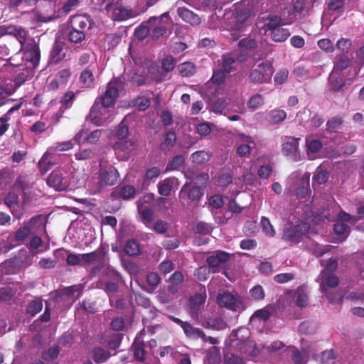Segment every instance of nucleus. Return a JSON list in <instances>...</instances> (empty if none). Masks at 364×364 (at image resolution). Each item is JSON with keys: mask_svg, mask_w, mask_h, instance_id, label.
Returning a JSON list of instances; mask_svg holds the SVG:
<instances>
[{"mask_svg": "<svg viewBox=\"0 0 364 364\" xmlns=\"http://www.w3.org/2000/svg\"><path fill=\"white\" fill-rule=\"evenodd\" d=\"M239 137L240 139L242 141V144L238 146L237 148V154L240 157H247L250 155L251 153V147L250 144L253 143V141L250 136H246L245 134H240Z\"/></svg>", "mask_w": 364, "mask_h": 364, "instance_id": "27", "label": "nucleus"}, {"mask_svg": "<svg viewBox=\"0 0 364 364\" xmlns=\"http://www.w3.org/2000/svg\"><path fill=\"white\" fill-rule=\"evenodd\" d=\"M206 299V291L204 286H201L200 291L193 295L189 300V313L192 318H198Z\"/></svg>", "mask_w": 364, "mask_h": 364, "instance_id": "12", "label": "nucleus"}, {"mask_svg": "<svg viewBox=\"0 0 364 364\" xmlns=\"http://www.w3.org/2000/svg\"><path fill=\"white\" fill-rule=\"evenodd\" d=\"M263 104L262 96L259 94L253 95L247 102L249 108L256 109L259 108Z\"/></svg>", "mask_w": 364, "mask_h": 364, "instance_id": "59", "label": "nucleus"}, {"mask_svg": "<svg viewBox=\"0 0 364 364\" xmlns=\"http://www.w3.org/2000/svg\"><path fill=\"white\" fill-rule=\"evenodd\" d=\"M0 34L14 36L21 45V51L23 52V54L18 52L11 57L9 59L10 65L12 66L21 65L18 63V60H26V67L31 70L38 65L41 58L38 45L33 39L28 40L26 43L28 34L24 29L14 26H0Z\"/></svg>", "mask_w": 364, "mask_h": 364, "instance_id": "1", "label": "nucleus"}, {"mask_svg": "<svg viewBox=\"0 0 364 364\" xmlns=\"http://www.w3.org/2000/svg\"><path fill=\"white\" fill-rule=\"evenodd\" d=\"M110 356L111 353L102 348H95L92 350V358L97 363L105 362Z\"/></svg>", "mask_w": 364, "mask_h": 364, "instance_id": "42", "label": "nucleus"}, {"mask_svg": "<svg viewBox=\"0 0 364 364\" xmlns=\"http://www.w3.org/2000/svg\"><path fill=\"white\" fill-rule=\"evenodd\" d=\"M203 326L205 328L220 331L225 329L227 327V323L220 317L209 318L205 321Z\"/></svg>", "mask_w": 364, "mask_h": 364, "instance_id": "31", "label": "nucleus"}, {"mask_svg": "<svg viewBox=\"0 0 364 364\" xmlns=\"http://www.w3.org/2000/svg\"><path fill=\"white\" fill-rule=\"evenodd\" d=\"M114 111L109 107H107L95 100L87 118L95 125L102 126L112 119Z\"/></svg>", "mask_w": 364, "mask_h": 364, "instance_id": "6", "label": "nucleus"}, {"mask_svg": "<svg viewBox=\"0 0 364 364\" xmlns=\"http://www.w3.org/2000/svg\"><path fill=\"white\" fill-rule=\"evenodd\" d=\"M138 213L141 215L143 223L147 228H151L154 218V211L151 208H140L138 206Z\"/></svg>", "mask_w": 364, "mask_h": 364, "instance_id": "32", "label": "nucleus"}, {"mask_svg": "<svg viewBox=\"0 0 364 364\" xmlns=\"http://www.w3.org/2000/svg\"><path fill=\"white\" fill-rule=\"evenodd\" d=\"M151 228L158 234H164L168 229V223L166 221L159 220L152 224Z\"/></svg>", "mask_w": 364, "mask_h": 364, "instance_id": "62", "label": "nucleus"}, {"mask_svg": "<svg viewBox=\"0 0 364 364\" xmlns=\"http://www.w3.org/2000/svg\"><path fill=\"white\" fill-rule=\"evenodd\" d=\"M136 127V117L134 114H127L122 121L115 134L119 141H124L129 131Z\"/></svg>", "mask_w": 364, "mask_h": 364, "instance_id": "14", "label": "nucleus"}, {"mask_svg": "<svg viewBox=\"0 0 364 364\" xmlns=\"http://www.w3.org/2000/svg\"><path fill=\"white\" fill-rule=\"evenodd\" d=\"M212 226L205 222L198 223L195 228L196 232L203 235H208L212 232Z\"/></svg>", "mask_w": 364, "mask_h": 364, "instance_id": "60", "label": "nucleus"}, {"mask_svg": "<svg viewBox=\"0 0 364 364\" xmlns=\"http://www.w3.org/2000/svg\"><path fill=\"white\" fill-rule=\"evenodd\" d=\"M69 49L67 45L61 40H55L50 53V61L53 63H58L65 60L68 56Z\"/></svg>", "mask_w": 364, "mask_h": 364, "instance_id": "16", "label": "nucleus"}, {"mask_svg": "<svg viewBox=\"0 0 364 364\" xmlns=\"http://www.w3.org/2000/svg\"><path fill=\"white\" fill-rule=\"evenodd\" d=\"M177 14L184 21L191 25L196 26L200 23V17L185 7H178L177 9Z\"/></svg>", "mask_w": 364, "mask_h": 364, "instance_id": "25", "label": "nucleus"}, {"mask_svg": "<svg viewBox=\"0 0 364 364\" xmlns=\"http://www.w3.org/2000/svg\"><path fill=\"white\" fill-rule=\"evenodd\" d=\"M160 174V169L157 167H152L146 170L144 176L143 188L149 184L150 181L155 180Z\"/></svg>", "mask_w": 364, "mask_h": 364, "instance_id": "47", "label": "nucleus"}, {"mask_svg": "<svg viewBox=\"0 0 364 364\" xmlns=\"http://www.w3.org/2000/svg\"><path fill=\"white\" fill-rule=\"evenodd\" d=\"M300 138L287 136L282 144V151L284 155L289 156L294 161L299 159V144Z\"/></svg>", "mask_w": 364, "mask_h": 364, "instance_id": "17", "label": "nucleus"}, {"mask_svg": "<svg viewBox=\"0 0 364 364\" xmlns=\"http://www.w3.org/2000/svg\"><path fill=\"white\" fill-rule=\"evenodd\" d=\"M358 216L350 215L345 212H341L338 214V218L343 221H348L350 223H356L359 219L364 218V205L358 208Z\"/></svg>", "mask_w": 364, "mask_h": 364, "instance_id": "35", "label": "nucleus"}, {"mask_svg": "<svg viewBox=\"0 0 364 364\" xmlns=\"http://www.w3.org/2000/svg\"><path fill=\"white\" fill-rule=\"evenodd\" d=\"M109 302L112 306L123 309L127 306V301L122 299L118 294L109 295Z\"/></svg>", "mask_w": 364, "mask_h": 364, "instance_id": "56", "label": "nucleus"}, {"mask_svg": "<svg viewBox=\"0 0 364 364\" xmlns=\"http://www.w3.org/2000/svg\"><path fill=\"white\" fill-rule=\"evenodd\" d=\"M260 224L262 231L266 235L269 237H274L275 235V230L267 218L262 217Z\"/></svg>", "mask_w": 364, "mask_h": 364, "instance_id": "54", "label": "nucleus"}, {"mask_svg": "<svg viewBox=\"0 0 364 364\" xmlns=\"http://www.w3.org/2000/svg\"><path fill=\"white\" fill-rule=\"evenodd\" d=\"M217 302L221 307L240 312L245 309L240 298L230 292H223L217 296Z\"/></svg>", "mask_w": 364, "mask_h": 364, "instance_id": "10", "label": "nucleus"}, {"mask_svg": "<svg viewBox=\"0 0 364 364\" xmlns=\"http://www.w3.org/2000/svg\"><path fill=\"white\" fill-rule=\"evenodd\" d=\"M129 9L123 6H117L112 11V18L114 21H124L131 16Z\"/></svg>", "mask_w": 364, "mask_h": 364, "instance_id": "36", "label": "nucleus"}, {"mask_svg": "<svg viewBox=\"0 0 364 364\" xmlns=\"http://www.w3.org/2000/svg\"><path fill=\"white\" fill-rule=\"evenodd\" d=\"M185 159L183 156L177 155L175 156L171 161H170L166 168V172L170 171L177 170L178 168L182 166L184 164Z\"/></svg>", "mask_w": 364, "mask_h": 364, "instance_id": "48", "label": "nucleus"}, {"mask_svg": "<svg viewBox=\"0 0 364 364\" xmlns=\"http://www.w3.org/2000/svg\"><path fill=\"white\" fill-rule=\"evenodd\" d=\"M272 39L275 42L284 41L290 36V32L287 28L281 27L276 28L270 33Z\"/></svg>", "mask_w": 364, "mask_h": 364, "instance_id": "41", "label": "nucleus"}, {"mask_svg": "<svg viewBox=\"0 0 364 364\" xmlns=\"http://www.w3.org/2000/svg\"><path fill=\"white\" fill-rule=\"evenodd\" d=\"M82 290L83 286L82 284H77L65 288L63 292L71 300L75 301L80 297Z\"/></svg>", "mask_w": 364, "mask_h": 364, "instance_id": "40", "label": "nucleus"}, {"mask_svg": "<svg viewBox=\"0 0 364 364\" xmlns=\"http://www.w3.org/2000/svg\"><path fill=\"white\" fill-rule=\"evenodd\" d=\"M39 227L44 228L43 218L41 216L32 218L26 225L20 228L15 233V237L18 241L24 240L32 230H36Z\"/></svg>", "mask_w": 364, "mask_h": 364, "instance_id": "13", "label": "nucleus"}, {"mask_svg": "<svg viewBox=\"0 0 364 364\" xmlns=\"http://www.w3.org/2000/svg\"><path fill=\"white\" fill-rule=\"evenodd\" d=\"M210 273V270L209 267L201 266L195 270L193 275L199 281H205Z\"/></svg>", "mask_w": 364, "mask_h": 364, "instance_id": "57", "label": "nucleus"}, {"mask_svg": "<svg viewBox=\"0 0 364 364\" xmlns=\"http://www.w3.org/2000/svg\"><path fill=\"white\" fill-rule=\"evenodd\" d=\"M350 64V59L343 55L339 60L336 62L332 71H336V73L346 69Z\"/></svg>", "mask_w": 364, "mask_h": 364, "instance_id": "58", "label": "nucleus"}, {"mask_svg": "<svg viewBox=\"0 0 364 364\" xmlns=\"http://www.w3.org/2000/svg\"><path fill=\"white\" fill-rule=\"evenodd\" d=\"M136 240L131 239L127 242L124 247L122 261L126 270L130 274L132 281L136 282Z\"/></svg>", "mask_w": 364, "mask_h": 364, "instance_id": "5", "label": "nucleus"}, {"mask_svg": "<svg viewBox=\"0 0 364 364\" xmlns=\"http://www.w3.org/2000/svg\"><path fill=\"white\" fill-rule=\"evenodd\" d=\"M296 304L299 307H305L309 304V296L304 287H299L294 292Z\"/></svg>", "mask_w": 364, "mask_h": 364, "instance_id": "30", "label": "nucleus"}, {"mask_svg": "<svg viewBox=\"0 0 364 364\" xmlns=\"http://www.w3.org/2000/svg\"><path fill=\"white\" fill-rule=\"evenodd\" d=\"M183 330L186 336L192 339H198L201 338L205 339L206 338L205 334L203 330L199 328L193 327L191 323L186 322V325L183 326Z\"/></svg>", "mask_w": 364, "mask_h": 364, "instance_id": "28", "label": "nucleus"}, {"mask_svg": "<svg viewBox=\"0 0 364 364\" xmlns=\"http://www.w3.org/2000/svg\"><path fill=\"white\" fill-rule=\"evenodd\" d=\"M222 67L223 70L226 73H230L237 68L236 59L232 57L230 54H225L222 56Z\"/></svg>", "mask_w": 364, "mask_h": 364, "instance_id": "33", "label": "nucleus"}, {"mask_svg": "<svg viewBox=\"0 0 364 364\" xmlns=\"http://www.w3.org/2000/svg\"><path fill=\"white\" fill-rule=\"evenodd\" d=\"M344 221L338 222L334 225L333 230L336 235L338 237L340 242H343L349 235L350 228Z\"/></svg>", "mask_w": 364, "mask_h": 364, "instance_id": "34", "label": "nucleus"}, {"mask_svg": "<svg viewBox=\"0 0 364 364\" xmlns=\"http://www.w3.org/2000/svg\"><path fill=\"white\" fill-rule=\"evenodd\" d=\"M133 46H134L133 43H132L130 46H129V55H130L129 57L132 59V60L134 62V65H127L125 66L123 77H124V80L127 79L130 82L134 83V82H135V77L136 75V69H135L136 57H135V54L132 51Z\"/></svg>", "mask_w": 364, "mask_h": 364, "instance_id": "26", "label": "nucleus"}, {"mask_svg": "<svg viewBox=\"0 0 364 364\" xmlns=\"http://www.w3.org/2000/svg\"><path fill=\"white\" fill-rule=\"evenodd\" d=\"M330 90L333 91L341 90L345 85V82L338 73L332 71L328 77Z\"/></svg>", "mask_w": 364, "mask_h": 364, "instance_id": "29", "label": "nucleus"}, {"mask_svg": "<svg viewBox=\"0 0 364 364\" xmlns=\"http://www.w3.org/2000/svg\"><path fill=\"white\" fill-rule=\"evenodd\" d=\"M307 229L306 223L299 224L293 227H287L284 229L282 239L292 244L299 243L302 240Z\"/></svg>", "mask_w": 364, "mask_h": 364, "instance_id": "11", "label": "nucleus"}, {"mask_svg": "<svg viewBox=\"0 0 364 364\" xmlns=\"http://www.w3.org/2000/svg\"><path fill=\"white\" fill-rule=\"evenodd\" d=\"M176 61L173 56H167L163 60L162 69L166 72L171 71L176 66Z\"/></svg>", "mask_w": 364, "mask_h": 364, "instance_id": "63", "label": "nucleus"}, {"mask_svg": "<svg viewBox=\"0 0 364 364\" xmlns=\"http://www.w3.org/2000/svg\"><path fill=\"white\" fill-rule=\"evenodd\" d=\"M176 141V134L173 131H168L166 133L164 141L161 144V149L167 151L174 146Z\"/></svg>", "mask_w": 364, "mask_h": 364, "instance_id": "37", "label": "nucleus"}, {"mask_svg": "<svg viewBox=\"0 0 364 364\" xmlns=\"http://www.w3.org/2000/svg\"><path fill=\"white\" fill-rule=\"evenodd\" d=\"M343 119L341 117L335 116L330 118L326 122L328 132H337L342 127Z\"/></svg>", "mask_w": 364, "mask_h": 364, "instance_id": "38", "label": "nucleus"}, {"mask_svg": "<svg viewBox=\"0 0 364 364\" xmlns=\"http://www.w3.org/2000/svg\"><path fill=\"white\" fill-rule=\"evenodd\" d=\"M230 259V255L223 251L215 252L213 255L208 257L206 262L209 268H212L213 272H218V268L225 264Z\"/></svg>", "mask_w": 364, "mask_h": 364, "instance_id": "20", "label": "nucleus"}, {"mask_svg": "<svg viewBox=\"0 0 364 364\" xmlns=\"http://www.w3.org/2000/svg\"><path fill=\"white\" fill-rule=\"evenodd\" d=\"M90 18L87 15H75L71 16L68 21L69 28H80L85 32L90 28Z\"/></svg>", "mask_w": 364, "mask_h": 364, "instance_id": "22", "label": "nucleus"}, {"mask_svg": "<svg viewBox=\"0 0 364 364\" xmlns=\"http://www.w3.org/2000/svg\"><path fill=\"white\" fill-rule=\"evenodd\" d=\"M122 88L121 80L114 79L108 83L105 94L97 97L96 100H98L100 104L112 108L115 104Z\"/></svg>", "mask_w": 364, "mask_h": 364, "instance_id": "9", "label": "nucleus"}, {"mask_svg": "<svg viewBox=\"0 0 364 364\" xmlns=\"http://www.w3.org/2000/svg\"><path fill=\"white\" fill-rule=\"evenodd\" d=\"M160 277L156 272H149L146 276V281L149 287L145 289L143 285H141V288L147 291L148 292H152L154 288L159 284Z\"/></svg>", "mask_w": 364, "mask_h": 364, "instance_id": "44", "label": "nucleus"}, {"mask_svg": "<svg viewBox=\"0 0 364 364\" xmlns=\"http://www.w3.org/2000/svg\"><path fill=\"white\" fill-rule=\"evenodd\" d=\"M85 134V131L81 130L75 135L73 140L78 144H81L83 141H86L88 144H92L97 142L102 135L108 136L109 133L107 130L96 129L95 131L91 132L85 136H84Z\"/></svg>", "mask_w": 364, "mask_h": 364, "instance_id": "18", "label": "nucleus"}, {"mask_svg": "<svg viewBox=\"0 0 364 364\" xmlns=\"http://www.w3.org/2000/svg\"><path fill=\"white\" fill-rule=\"evenodd\" d=\"M99 167L97 180L90 179L86 184L92 194L100 192L102 188L107 186H114L119 181V174L118 171L112 164L101 160Z\"/></svg>", "mask_w": 364, "mask_h": 364, "instance_id": "3", "label": "nucleus"}, {"mask_svg": "<svg viewBox=\"0 0 364 364\" xmlns=\"http://www.w3.org/2000/svg\"><path fill=\"white\" fill-rule=\"evenodd\" d=\"M224 361L225 364H242V359L237 355L231 353H227L224 355Z\"/></svg>", "mask_w": 364, "mask_h": 364, "instance_id": "64", "label": "nucleus"}, {"mask_svg": "<svg viewBox=\"0 0 364 364\" xmlns=\"http://www.w3.org/2000/svg\"><path fill=\"white\" fill-rule=\"evenodd\" d=\"M73 145L74 144L73 143V141H66L58 143L55 146H50L44 153L38 162L41 171L46 173L53 165L54 162L53 160V153L54 151H68L71 149L73 147Z\"/></svg>", "mask_w": 364, "mask_h": 364, "instance_id": "7", "label": "nucleus"}, {"mask_svg": "<svg viewBox=\"0 0 364 364\" xmlns=\"http://www.w3.org/2000/svg\"><path fill=\"white\" fill-rule=\"evenodd\" d=\"M181 75L184 77L191 76L195 73V65L191 62H185L178 65Z\"/></svg>", "mask_w": 364, "mask_h": 364, "instance_id": "55", "label": "nucleus"}, {"mask_svg": "<svg viewBox=\"0 0 364 364\" xmlns=\"http://www.w3.org/2000/svg\"><path fill=\"white\" fill-rule=\"evenodd\" d=\"M47 183L57 191L75 188L80 184L76 170L72 164L53 171L47 178Z\"/></svg>", "mask_w": 364, "mask_h": 364, "instance_id": "2", "label": "nucleus"}, {"mask_svg": "<svg viewBox=\"0 0 364 364\" xmlns=\"http://www.w3.org/2000/svg\"><path fill=\"white\" fill-rule=\"evenodd\" d=\"M43 309V302L40 299H35L31 301L28 306L27 308V314H30L31 316H34L38 313H39Z\"/></svg>", "mask_w": 364, "mask_h": 364, "instance_id": "49", "label": "nucleus"}, {"mask_svg": "<svg viewBox=\"0 0 364 364\" xmlns=\"http://www.w3.org/2000/svg\"><path fill=\"white\" fill-rule=\"evenodd\" d=\"M273 73L272 65L268 62H262L252 70L249 75V81L253 84L268 83Z\"/></svg>", "mask_w": 364, "mask_h": 364, "instance_id": "8", "label": "nucleus"}, {"mask_svg": "<svg viewBox=\"0 0 364 364\" xmlns=\"http://www.w3.org/2000/svg\"><path fill=\"white\" fill-rule=\"evenodd\" d=\"M250 299L253 301H261L264 299L265 293L261 285H255L249 291Z\"/></svg>", "mask_w": 364, "mask_h": 364, "instance_id": "45", "label": "nucleus"}, {"mask_svg": "<svg viewBox=\"0 0 364 364\" xmlns=\"http://www.w3.org/2000/svg\"><path fill=\"white\" fill-rule=\"evenodd\" d=\"M115 154L122 160H127L135 151L136 144L134 141H117L113 144Z\"/></svg>", "mask_w": 364, "mask_h": 364, "instance_id": "15", "label": "nucleus"}, {"mask_svg": "<svg viewBox=\"0 0 364 364\" xmlns=\"http://www.w3.org/2000/svg\"><path fill=\"white\" fill-rule=\"evenodd\" d=\"M316 281L320 283L319 289L321 291L325 294L331 302L341 301L342 296L341 294H333L328 290V287L334 288L338 286L339 280L336 276L325 269L320 273Z\"/></svg>", "mask_w": 364, "mask_h": 364, "instance_id": "4", "label": "nucleus"}, {"mask_svg": "<svg viewBox=\"0 0 364 364\" xmlns=\"http://www.w3.org/2000/svg\"><path fill=\"white\" fill-rule=\"evenodd\" d=\"M97 66V62L92 60L88 68L84 70L80 76V81L86 87H90L94 82L93 71Z\"/></svg>", "mask_w": 364, "mask_h": 364, "instance_id": "24", "label": "nucleus"}, {"mask_svg": "<svg viewBox=\"0 0 364 364\" xmlns=\"http://www.w3.org/2000/svg\"><path fill=\"white\" fill-rule=\"evenodd\" d=\"M18 196L15 193L9 192L5 197V203L11 209V211L12 212L13 215L15 217L20 218V215L14 213L16 207L18 205Z\"/></svg>", "mask_w": 364, "mask_h": 364, "instance_id": "43", "label": "nucleus"}, {"mask_svg": "<svg viewBox=\"0 0 364 364\" xmlns=\"http://www.w3.org/2000/svg\"><path fill=\"white\" fill-rule=\"evenodd\" d=\"M82 290L83 286L82 284H77L65 288L63 292L71 300L75 301L80 297Z\"/></svg>", "mask_w": 364, "mask_h": 364, "instance_id": "39", "label": "nucleus"}, {"mask_svg": "<svg viewBox=\"0 0 364 364\" xmlns=\"http://www.w3.org/2000/svg\"><path fill=\"white\" fill-rule=\"evenodd\" d=\"M305 141L308 159L310 160L317 159L323 147V144L321 140L315 139L311 135H308L306 136Z\"/></svg>", "mask_w": 364, "mask_h": 364, "instance_id": "19", "label": "nucleus"}, {"mask_svg": "<svg viewBox=\"0 0 364 364\" xmlns=\"http://www.w3.org/2000/svg\"><path fill=\"white\" fill-rule=\"evenodd\" d=\"M178 181L174 177L167 178L158 183L159 193L163 196H168L172 191L178 188Z\"/></svg>", "mask_w": 364, "mask_h": 364, "instance_id": "23", "label": "nucleus"}, {"mask_svg": "<svg viewBox=\"0 0 364 364\" xmlns=\"http://www.w3.org/2000/svg\"><path fill=\"white\" fill-rule=\"evenodd\" d=\"M100 256V253L96 251L87 254H81L82 265L94 264L99 260Z\"/></svg>", "mask_w": 364, "mask_h": 364, "instance_id": "51", "label": "nucleus"}, {"mask_svg": "<svg viewBox=\"0 0 364 364\" xmlns=\"http://www.w3.org/2000/svg\"><path fill=\"white\" fill-rule=\"evenodd\" d=\"M85 38V32L80 30L76 31V29L70 28L68 33V39L70 42L78 43L82 42Z\"/></svg>", "mask_w": 364, "mask_h": 364, "instance_id": "53", "label": "nucleus"}, {"mask_svg": "<svg viewBox=\"0 0 364 364\" xmlns=\"http://www.w3.org/2000/svg\"><path fill=\"white\" fill-rule=\"evenodd\" d=\"M286 117L287 114L284 110H272L269 114V122L271 124H278L282 122Z\"/></svg>", "mask_w": 364, "mask_h": 364, "instance_id": "50", "label": "nucleus"}, {"mask_svg": "<svg viewBox=\"0 0 364 364\" xmlns=\"http://www.w3.org/2000/svg\"><path fill=\"white\" fill-rule=\"evenodd\" d=\"M267 31H274L276 28L282 27V19L277 16H271L264 24Z\"/></svg>", "mask_w": 364, "mask_h": 364, "instance_id": "52", "label": "nucleus"}, {"mask_svg": "<svg viewBox=\"0 0 364 364\" xmlns=\"http://www.w3.org/2000/svg\"><path fill=\"white\" fill-rule=\"evenodd\" d=\"M292 360L295 364H306L308 361V355L299 350H295L292 354Z\"/></svg>", "mask_w": 364, "mask_h": 364, "instance_id": "61", "label": "nucleus"}, {"mask_svg": "<svg viewBox=\"0 0 364 364\" xmlns=\"http://www.w3.org/2000/svg\"><path fill=\"white\" fill-rule=\"evenodd\" d=\"M211 154L205 151H198L191 154V159L193 162L197 164H202L209 161Z\"/></svg>", "mask_w": 364, "mask_h": 364, "instance_id": "46", "label": "nucleus"}, {"mask_svg": "<svg viewBox=\"0 0 364 364\" xmlns=\"http://www.w3.org/2000/svg\"><path fill=\"white\" fill-rule=\"evenodd\" d=\"M203 195V190L200 187H191L189 183H186L180 191L179 197L181 199L188 198L191 200H198Z\"/></svg>", "mask_w": 364, "mask_h": 364, "instance_id": "21", "label": "nucleus"}]
</instances>
